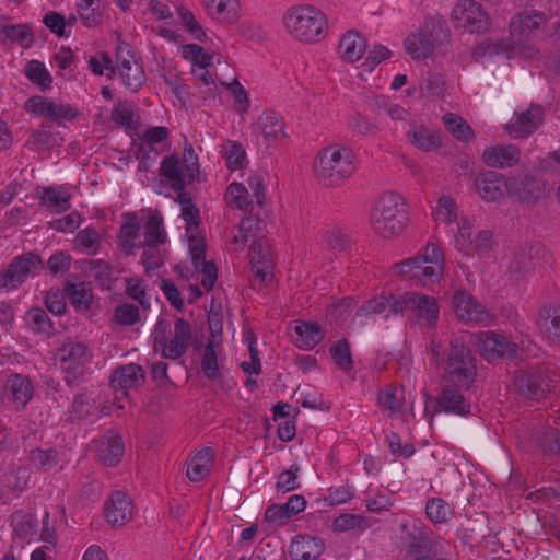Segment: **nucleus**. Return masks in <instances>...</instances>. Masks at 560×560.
Returning a JSON list of instances; mask_svg holds the SVG:
<instances>
[{
	"instance_id": "2f4dec72",
	"label": "nucleus",
	"mask_w": 560,
	"mask_h": 560,
	"mask_svg": "<svg viewBox=\"0 0 560 560\" xmlns=\"http://www.w3.org/2000/svg\"><path fill=\"white\" fill-rule=\"evenodd\" d=\"M294 331L296 334L295 345L303 350H312L325 338L322 326L313 322H298Z\"/></svg>"
},
{
	"instance_id": "5701e85b",
	"label": "nucleus",
	"mask_w": 560,
	"mask_h": 560,
	"mask_svg": "<svg viewBox=\"0 0 560 560\" xmlns=\"http://www.w3.org/2000/svg\"><path fill=\"white\" fill-rule=\"evenodd\" d=\"M104 512L112 526H124L132 518V501L126 492L114 491L104 504Z\"/></svg>"
},
{
	"instance_id": "393cba45",
	"label": "nucleus",
	"mask_w": 560,
	"mask_h": 560,
	"mask_svg": "<svg viewBox=\"0 0 560 560\" xmlns=\"http://www.w3.org/2000/svg\"><path fill=\"white\" fill-rule=\"evenodd\" d=\"M249 249L252 271L260 284H267L273 277V260L270 250L257 240H253Z\"/></svg>"
},
{
	"instance_id": "c03bdc74",
	"label": "nucleus",
	"mask_w": 560,
	"mask_h": 560,
	"mask_svg": "<svg viewBox=\"0 0 560 560\" xmlns=\"http://www.w3.org/2000/svg\"><path fill=\"white\" fill-rule=\"evenodd\" d=\"M225 200L232 208L240 209L244 213H253L254 207L248 199L247 188L241 183H232L228 186Z\"/></svg>"
},
{
	"instance_id": "774afa93",
	"label": "nucleus",
	"mask_w": 560,
	"mask_h": 560,
	"mask_svg": "<svg viewBox=\"0 0 560 560\" xmlns=\"http://www.w3.org/2000/svg\"><path fill=\"white\" fill-rule=\"evenodd\" d=\"M77 243L80 247L88 252V254H95L100 247V234L93 226L85 228L77 234Z\"/></svg>"
},
{
	"instance_id": "ddd939ff",
	"label": "nucleus",
	"mask_w": 560,
	"mask_h": 560,
	"mask_svg": "<svg viewBox=\"0 0 560 560\" xmlns=\"http://www.w3.org/2000/svg\"><path fill=\"white\" fill-rule=\"evenodd\" d=\"M184 161L186 174L183 172L179 160L174 155L164 158L161 163V175L172 182L171 187L173 190L185 189L187 182H192L199 174V163L194 155L191 145L185 149Z\"/></svg>"
},
{
	"instance_id": "6ab92c4d",
	"label": "nucleus",
	"mask_w": 560,
	"mask_h": 560,
	"mask_svg": "<svg viewBox=\"0 0 560 560\" xmlns=\"http://www.w3.org/2000/svg\"><path fill=\"white\" fill-rule=\"evenodd\" d=\"M452 306L457 319L463 323H482L490 318L485 306L465 290L455 291Z\"/></svg>"
},
{
	"instance_id": "f03ea898",
	"label": "nucleus",
	"mask_w": 560,
	"mask_h": 560,
	"mask_svg": "<svg viewBox=\"0 0 560 560\" xmlns=\"http://www.w3.org/2000/svg\"><path fill=\"white\" fill-rule=\"evenodd\" d=\"M288 33L305 44L318 43L328 32V20L323 11L311 4L293 5L283 14Z\"/></svg>"
},
{
	"instance_id": "aec40b11",
	"label": "nucleus",
	"mask_w": 560,
	"mask_h": 560,
	"mask_svg": "<svg viewBox=\"0 0 560 560\" xmlns=\"http://www.w3.org/2000/svg\"><path fill=\"white\" fill-rule=\"evenodd\" d=\"M475 187L479 196L487 202H494L509 195V180L498 172L487 171L475 178Z\"/></svg>"
},
{
	"instance_id": "13d9d810",
	"label": "nucleus",
	"mask_w": 560,
	"mask_h": 560,
	"mask_svg": "<svg viewBox=\"0 0 560 560\" xmlns=\"http://www.w3.org/2000/svg\"><path fill=\"white\" fill-rule=\"evenodd\" d=\"M300 466L294 463L288 470L280 472L277 477L276 489L278 492L287 493L301 487L299 480Z\"/></svg>"
},
{
	"instance_id": "473e14b6",
	"label": "nucleus",
	"mask_w": 560,
	"mask_h": 560,
	"mask_svg": "<svg viewBox=\"0 0 560 560\" xmlns=\"http://www.w3.org/2000/svg\"><path fill=\"white\" fill-rule=\"evenodd\" d=\"M202 4L208 13L218 21L234 24L241 18L237 0H202Z\"/></svg>"
},
{
	"instance_id": "c85d7f7f",
	"label": "nucleus",
	"mask_w": 560,
	"mask_h": 560,
	"mask_svg": "<svg viewBox=\"0 0 560 560\" xmlns=\"http://www.w3.org/2000/svg\"><path fill=\"white\" fill-rule=\"evenodd\" d=\"M521 150L514 144H498L486 148L482 153L483 162L494 168L511 167L520 161Z\"/></svg>"
},
{
	"instance_id": "864d4df0",
	"label": "nucleus",
	"mask_w": 560,
	"mask_h": 560,
	"mask_svg": "<svg viewBox=\"0 0 560 560\" xmlns=\"http://www.w3.org/2000/svg\"><path fill=\"white\" fill-rule=\"evenodd\" d=\"M370 106L377 116L387 115L393 120H402L407 115V110L404 107L390 103L385 96H376Z\"/></svg>"
},
{
	"instance_id": "a19ab883",
	"label": "nucleus",
	"mask_w": 560,
	"mask_h": 560,
	"mask_svg": "<svg viewBox=\"0 0 560 560\" xmlns=\"http://www.w3.org/2000/svg\"><path fill=\"white\" fill-rule=\"evenodd\" d=\"M40 205L55 213H62L70 209V195L67 190L58 187H48L40 197Z\"/></svg>"
},
{
	"instance_id": "6e6552de",
	"label": "nucleus",
	"mask_w": 560,
	"mask_h": 560,
	"mask_svg": "<svg viewBox=\"0 0 560 560\" xmlns=\"http://www.w3.org/2000/svg\"><path fill=\"white\" fill-rule=\"evenodd\" d=\"M170 329L171 325L168 322L159 319L153 331L154 340L162 348V358L177 360L188 350L192 338V330L189 322L182 317L175 319L171 338L167 337Z\"/></svg>"
},
{
	"instance_id": "c756f323",
	"label": "nucleus",
	"mask_w": 560,
	"mask_h": 560,
	"mask_svg": "<svg viewBox=\"0 0 560 560\" xmlns=\"http://www.w3.org/2000/svg\"><path fill=\"white\" fill-rule=\"evenodd\" d=\"M124 222L119 229V244L126 255L135 253L136 248L141 247V242L137 243L141 231V220L136 212L122 214Z\"/></svg>"
},
{
	"instance_id": "de8ad7c7",
	"label": "nucleus",
	"mask_w": 560,
	"mask_h": 560,
	"mask_svg": "<svg viewBox=\"0 0 560 560\" xmlns=\"http://www.w3.org/2000/svg\"><path fill=\"white\" fill-rule=\"evenodd\" d=\"M493 246V234L490 230L479 231L474 238L466 244H462V248L469 256H485Z\"/></svg>"
},
{
	"instance_id": "4be33fe9",
	"label": "nucleus",
	"mask_w": 560,
	"mask_h": 560,
	"mask_svg": "<svg viewBox=\"0 0 560 560\" xmlns=\"http://www.w3.org/2000/svg\"><path fill=\"white\" fill-rule=\"evenodd\" d=\"M268 147L276 145L287 138L283 116L275 110H265L254 125Z\"/></svg>"
},
{
	"instance_id": "0eeeda50",
	"label": "nucleus",
	"mask_w": 560,
	"mask_h": 560,
	"mask_svg": "<svg viewBox=\"0 0 560 560\" xmlns=\"http://www.w3.org/2000/svg\"><path fill=\"white\" fill-rule=\"evenodd\" d=\"M448 37L450 28L446 21L440 16L430 18L418 32L407 36L405 46L412 59H424Z\"/></svg>"
},
{
	"instance_id": "f257e3e1",
	"label": "nucleus",
	"mask_w": 560,
	"mask_h": 560,
	"mask_svg": "<svg viewBox=\"0 0 560 560\" xmlns=\"http://www.w3.org/2000/svg\"><path fill=\"white\" fill-rule=\"evenodd\" d=\"M408 222L406 200L397 192H384L371 210V226L383 238L399 236L406 230Z\"/></svg>"
},
{
	"instance_id": "69168bd1",
	"label": "nucleus",
	"mask_w": 560,
	"mask_h": 560,
	"mask_svg": "<svg viewBox=\"0 0 560 560\" xmlns=\"http://www.w3.org/2000/svg\"><path fill=\"white\" fill-rule=\"evenodd\" d=\"M126 294L132 300H136L143 310H149L151 307L150 299L147 294L142 280L137 278L127 279Z\"/></svg>"
},
{
	"instance_id": "f8f14e48",
	"label": "nucleus",
	"mask_w": 560,
	"mask_h": 560,
	"mask_svg": "<svg viewBox=\"0 0 560 560\" xmlns=\"http://www.w3.org/2000/svg\"><path fill=\"white\" fill-rule=\"evenodd\" d=\"M469 388L459 387L452 383H445L438 397L431 405H425L424 411L436 415L440 412L453 413L456 416H468L471 413L470 398L465 396L466 390Z\"/></svg>"
},
{
	"instance_id": "2eb2a0df",
	"label": "nucleus",
	"mask_w": 560,
	"mask_h": 560,
	"mask_svg": "<svg viewBox=\"0 0 560 560\" xmlns=\"http://www.w3.org/2000/svg\"><path fill=\"white\" fill-rule=\"evenodd\" d=\"M547 18L542 12H522L514 15L510 22V37L513 45L526 46L546 24Z\"/></svg>"
},
{
	"instance_id": "7ed1b4c3",
	"label": "nucleus",
	"mask_w": 560,
	"mask_h": 560,
	"mask_svg": "<svg viewBox=\"0 0 560 560\" xmlns=\"http://www.w3.org/2000/svg\"><path fill=\"white\" fill-rule=\"evenodd\" d=\"M354 153L338 144L323 149L315 159L316 179L325 186H338L354 172Z\"/></svg>"
},
{
	"instance_id": "680f3d73",
	"label": "nucleus",
	"mask_w": 560,
	"mask_h": 560,
	"mask_svg": "<svg viewBox=\"0 0 560 560\" xmlns=\"http://www.w3.org/2000/svg\"><path fill=\"white\" fill-rule=\"evenodd\" d=\"M89 68L97 75L106 74L108 78H113L116 74V68L113 66V60L106 51H100L91 57Z\"/></svg>"
},
{
	"instance_id": "bf43d9fd",
	"label": "nucleus",
	"mask_w": 560,
	"mask_h": 560,
	"mask_svg": "<svg viewBox=\"0 0 560 560\" xmlns=\"http://www.w3.org/2000/svg\"><path fill=\"white\" fill-rule=\"evenodd\" d=\"M25 74L32 83H35L43 89H48L51 85L52 78L45 68L44 63L38 60L27 62L25 67Z\"/></svg>"
},
{
	"instance_id": "37998d69",
	"label": "nucleus",
	"mask_w": 560,
	"mask_h": 560,
	"mask_svg": "<svg viewBox=\"0 0 560 560\" xmlns=\"http://www.w3.org/2000/svg\"><path fill=\"white\" fill-rule=\"evenodd\" d=\"M97 410L95 398L92 393L83 392L73 397V401L69 409L72 420H83L93 416Z\"/></svg>"
},
{
	"instance_id": "a878e982",
	"label": "nucleus",
	"mask_w": 560,
	"mask_h": 560,
	"mask_svg": "<svg viewBox=\"0 0 560 560\" xmlns=\"http://www.w3.org/2000/svg\"><path fill=\"white\" fill-rule=\"evenodd\" d=\"M325 550V542L320 537L298 535L290 545L289 555L292 560H317Z\"/></svg>"
},
{
	"instance_id": "9b49d317",
	"label": "nucleus",
	"mask_w": 560,
	"mask_h": 560,
	"mask_svg": "<svg viewBox=\"0 0 560 560\" xmlns=\"http://www.w3.org/2000/svg\"><path fill=\"white\" fill-rule=\"evenodd\" d=\"M59 362L69 387L78 386L84 378L89 362L88 347L82 342H68L58 350Z\"/></svg>"
},
{
	"instance_id": "dca6fc26",
	"label": "nucleus",
	"mask_w": 560,
	"mask_h": 560,
	"mask_svg": "<svg viewBox=\"0 0 560 560\" xmlns=\"http://www.w3.org/2000/svg\"><path fill=\"white\" fill-rule=\"evenodd\" d=\"M28 113L44 117L61 125L63 121L75 119L80 112L69 104H58L44 96L36 95L30 97L25 103Z\"/></svg>"
},
{
	"instance_id": "412c9836",
	"label": "nucleus",
	"mask_w": 560,
	"mask_h": 560,
	"mask_svg": "<svg viewBox=\"0 0 560 560\" xmlns=\"http://www.w3.org/2000/svg\"><path fill=\"white\" fill-rule=\"evenodd\" d=\"M542 122L544 108L538 104H532L528 109L515 113L505 129L513 138H526L534 133Z\"/></svg>"
},
{
	"instance_id": "e2e57ef3",
	"label": "nucleus",
	"mask_w": 560,
	"mask_h": 560,
	"mask_svg": "<svg viewBox=\"0 0 560 560\" xmlns=\"http://www.w3.org/2000/svg\"><path fill=\"white\" fill-rule=\"evenodd\" d=\"M117 324L121 326H133L140 320L139 307L131 303H120L114 310Z\"/></svg>"
},
{
	"instance_id": "4468645a",
	"label": "nucleus",
	"mask_w": 560,
	"mask_h": 560,
	"mask_svg": "<svg viewBox=\"0 0 560 560\" xmlns=\"http://www.w3.org/2000/svg\"><path fill=\"white\" fill-rule=\"evenodd\" d=\"M452 20L456 27L470 33L486 32L490 24L488 13L475 0H459L452 10Z\"/></svg>"
},
{
	"instance_id": "4d7b16f0",
	"label": "nucleus",
	"mask_w": 560,
	"mask_h": 560,
	"mask_svg": "<svg viewBox=\"0 0 560 560\" xmlns=\"http://www.w3.org/2000/svg\"><path fill=\"white\" fill-rule=\"evenodd\" d=\"M537 446L546 455H555L560 452V431L553 428L537 433Z\"/></svg>"
},
{
	"instance_id": "e433bc0d",
	"label": "nucleus",
	"mask_w": 560,
	"mask_h": 560,
	"mask_svg": "<svg viewBox=\"0 0 560 560\" xmlns=\"http://www.w3.org/2000/svg\"><path fill=\"white\" fill-rule=\"evenodd\" d=\"M365 48V39L358 32L349 31L340 39L338 52L343 60L354 62L362 57Z\"/></svg>"
},
{
	"instance_id": "9d476101",
	"label": "nucleus",
	"mask_w": 560,
	"mask_h": 560,
	"mask_svg": "<svg viewBox=\"0 0 560 560\" xmlns=\"http://www.w3.org/2000/svg\"><path fill=\"white\" fill-rule=\"evenodd\" d=\"M43 269V259L33 252L14 257L7 269L0 273V291L18 289L30 275H37Z\"/></svg>"
},
{
	"instance_id": "3c124183",
	"label": "nucleus",
	"mask_w": 560,
	"mask_h": 560,
	"mask_svg": "<svg viewBox=\"0 0 560 560\" xmlns=\"http://www.w3.org/2000/svg\"><path fill=\"white\" fill-rule=\"evenodd\" d=\"M27 460L39 471H48L58 463V452L55 448L36 447L28 452Z\"/></svg>"
},
{
	"instance_id": "423d86ee",
	"label": "nucleus",
	"mask_w": 560,
	"mask_h": 560,
	"mask_svg": "<svg viewBox=\"0 0 560 560\" xmlns=\"http://www.w3.org/2000/svg\"><path fill=\"white\" fill-rule=\"evenodd\" d=\"M398 272L418 280L422 284L439 282L444 268V254L434 244H428L421 256L406 259L396 265Z\"/></svg>"
},
{
	"instance_id": "f704fd0d",
	"label": "nucleus",
	"mask_w": 560,
	"mask_h": 560,
	"mask_svg": "<svg viewBox=\"0 0 560 560\" xmlns=\"http://www.w3.org/2000/svg\"><path fill=\"white\" fill-rule=\"evenodd\" d=\"M407 138L417 149L424 152L433 151L442 145L440 133L429 130L423 125L413 124L407 131Z\"/></svg>"
},
{
	"instance_id": "39448f33",
	"label": "nucleus",
	"mask_w": 560,
	"mask_h": 560,
	"mask_svg": "<svg viewBox=\"0 0 560 560\" xmlns=\"http://www.w3.org/2000/svg\"><path fill=\"white\" fill-rule=\"evenodd\" d=\"M399 530L401 545L410 560H432L439 556V541L422 521H406L399 525Z\"/></svg>"
},
{
	"instance_id": "c9c22d12",
	"label": "nucleus",
	"mask_w": 560,
	"mask_h": 560,
	"mask_svg": "<svg viewBox=\"0 0 560 560\" xmlns=\"http://www.w3.org/2000/svg\"><path fill=\"white\" fill-rule=\"evenodd\" d=\"M214 460L213 450L205 447L200 450L187 464V477L192 482L202 480L210 472Z\"/></svg>"
},
{
	"instance_id": "603ef678",
	"label": "nucleus",
	"mask_w": 560,
	"mask_h": 560,
	"mask_svg": "<svg viewBox=\"0 0 560 560\" xmlns=\"http://www.w3.org/2000/svg\"><path fill=\"white\" fill-rule=\"evenodd\" d=\"M425 514L433 524H442L451 518L453 511L445 500L432 498L427 502Z\"/></svg>"
},
{
	"instance_id": "ea45409f",
	"label": "nucleus",
	"mask_w": 560,
	"mask_h": 560,
	"mask_svg": "<svg viewBox=\"0 0 560 560\" xmlns=\"http://www.w3.org/2000/svg\"><path fill=\"white\" fill-rule=\"evenodd\" d=\"M27 327L36 335L47 338L55 335L56 329L52 320L45 310L40 307H32L25 314Z\"/></svg>"
},
{
	"instance_id": "72a5a7b5",
	"label": "nucleus",
	"mask_w": 560,
	"mask_h": 560,
	"mask_svg": "<svg viewBox=\"0 0 560 560\" xmlns=\"http://www.w3.org/2000/svg\"><path fill=\"white\" fill-rule=\"evenodd\" d=\"M124 453L125 444L122 438L118 434L104 436L97 450L100 460L106 466L117 465Z\"/></svg>"
},
{
	"instance_id": "052dcab7",
	"label": "nucleus",
	"mask_w": 560,
	"mask_h": 560,
	"mask_svg": "<svg viewBox=\"0 0 560 560\" xmlns=\"http://www.w3.org/2000/svg\"><path fill=\"white\" fill-rule=\"evenodd\" d=\"M368 518L357 514H341L334 521V528L338 532H348L350 529L365 530L370 527Z\"/></svg>"
},
{
	"instance_id": "338daca9",
	"label": "nucleus",
	"mask_w": 560,
	"mask_h": 560,
	"mask_svg": "<svg viewBox=\"0 0 560 560\" xmlns=\"http://www.w3.org/2000/svg\"><path fill=\"white\" fill-rule=\"evenodd\" d=\"M161 245H142L143 248L141 261L147 272L159 269L163 262V255L160 250Z\"/></svg>"
},
{
	"instance_id": "4c0bfd02",
	"label": "nucleus",
	"mask_w": 560,
	"mask_h": 560,
	"mask_svg": "<svg viewBox=\"0 0 560 560\" xmlns=\"http://www.w3.org/2000/svg\"><path fill=\"white\" fill-rule=\"evenodd\" d=\"M65 295L70 304L78 311H88L93 302V293L90 283L67 282L63 288Z\"/></svg>"
},
{
	"instance_id": "cd10ccee",
	"label": "nucleus",
	"mask_w": 560,
	"mask_h": 560,
	"mask_svg": "<svg viewBox=\"0 0 560 560\" xmlns=\"http://www.w3.org/2000/svg\"><path fill=\"white\" fill-rule=\"evenodd\" d=\"M409 312L418 320L424 319L427 326L436 324L440 308L435 298L410 292Z\"/></svg>"
},
{
	"instance_id": "49530a36",
	"label": "nucleus",
	"mask_w": 560,
	"mask_h": 560,
	"mask_svg": "<svg viewBox=\"0 0 560 560\" xmlns=\"http://www.w3.org/2000/svg\"><path fill=\"white\" fill-rule=\"evenodd\" d=\"M77 8L79 16L86 27H95L102 23L103 11L98 0H78Z\"/></svg>"
},
{
	"instance_id": "a18cd8bd",
	"label": "nucleus",
	"mask_w": 560,
	"mask_h": 560,
	"mask_svg": "<svg viewBox=\"0 0 560 560\" xmlns=\"http://www.w3.org/2000/svg\"><path fill=\"white\" fill-rule=\"evenodd\" d=\"M166 242V232L161 214L149 215L144 223V242L142 245H164Z\"/></svg>"
},
{
	"instance_id": "5fc2aeb1",
	"label": "nucleus",
	"mask_w": 560,
	"mask_h": 560,
	"mask_svg": "<svg viewBox=\"0 0 560 560\" xmlns=\"http://www.w3.org/2000/svg\"><path fill=\"white\" fill-rule=\"evenodd\" d=\"M446 129L458 140L467 141L474 137L471 127L459 116L448 113L443 117Z\"/></svg>"
},
{
	"instance_id": "8fccbe9b",
	"label": "nucleus",
	"mask_w": 560,
	"mask_h": 560,
	"mask_svg": "<svg viewBox=\"0 0 560 560\" xmlns=\"http://www.w3.org/2000/svg\"><path fill=\"white\" fill-rule=\"evenodd\" d=\"M330 355L338 368L345 373L353 369L351 345L346 338L337 340L329 349Z\"/></svg>"
},
{
	"instance_id": "09e8293b",
	"label": "nucleus",
	"mask_w": 560,
	"mask_h": 560,
	"mask_svg": "<svg viewBox=\"0 0 560 560\" xmlns=\"http://www.w3.org/2000/svg\"><path fill=\"white\" fill-rule=\"evenodd\" d=\"M88 266L98 287L102 290H110L115 282L110 264L103 259H91L88 261Z\"/></svg>"
},
{
	"instance_id": "1a4fd4ad",
	"label": "nucleus",
	"mask_w": 560,
	"mask_h": 560,
	"mask_svg": "<svg viewBox=\"0 0 560 560\" xmlns=\"http://www.w3.org/2000/svg\"><path fill=\"white\" fill-rule=\"evenodd\" d=\"M551 260L552 256L542 243H527L514 253L509 265V272L515 280H518L530 271L549 265Z\"/></svg>"
},
{
	"instance_id": "7c9ffc66",
	"label": "nucleus",
	"mask_w": 560,
	"mask_h": 560,
	"mask_svg": "<svg viewBox=\"0 0 560 560\" xmlns=\"http://www.w3.org/2000/svg\"><path fill=\"white\" fill-rule=\"evenodd\" d=\"M5 388L10 393V398L15 405L16 410L24 409L34 393L30 377L18 373L11 374L8 377Z\"/></svg>"
},
{
	"instance_id": "b1692460",
	"label": "nucleus",
	"mask_w": 560,
	"mask_h": 560,
	"mask_svg": "<svg viewBox=\"0 0 560 560\" xmlns=\"http://www.w3.org/2000/svg\"><path fill=\"white\" fill-rule=\"evenodd\" d=\"M145 381V373L141 365L128 363L117 366L110 375V386L115 392H120L121 396L128 395V389L138 388Z\"/></svg>"
},
{
	"instance_id": "20e7f679",
	"label": "nucleus",
	"mask_w": 560,
	"mask_h": 560,
	"mask_svg": "<svg viewBox=\"0 0 560 560\" xmlns=\"http://www.w3.org/2000/svg\"><path fill=\"white\" fill-rule=\"evenodd\" d=\"M476 377L477 362L470 348L460 338H452L444 365V382L470 388Z\"/></svg>"
},
{
	"instance_id": "58836bf2",
	"label": "nucleus",
	"mask_w": 560,
	"mask_h": 560,
	"mask_svg": "<svg viewBox=\"0 0 560 560\" xmlns=\"http://www.w3.org/2000/svg\"><path fill=\"white\" fill-rule=\"evenodd\" d=\"M1 44H18L22 48H30L34 42V34L31 27L25 24H11L0 26Z\"/></svg>"
},
{
	"instance_id": "bb28decb",
	"label": "nucleus",
	"mask_w": 560,
	"mask_h": 560,
	"mask_svg": "<svg viewBox=\"0 0 560 560\" xmlns=\"http://www.w3.org/2000/svg\"><path fill=\"white\" fill-rule=\"evenodd\" d=\"M536 324L549 342L560 346V305L541 306L537 313Z\"/></svg>"
},
{
	"instance_id": "6e6d98bb",
	"label": "nucleus",
	"mask_w": 560,
	"mask_h": 560,
	"mask_svg": "<svg viewBox=\"0 0 560 560\" xmlns=\"http://www.w3.org/2000/svg\"><path fill=\"white\" fill-rule=\"evenodd\" d=\"M201 370L203 374L211 381H219L221 378L218 355L212 341H209L203 350Z\"/></svg>"
},
{
	"instance_id": "a211bd4d",
	"label": "nucleus",
	"mask_w": 560,
	"mask_h": 560,
	"mask_svg": "<svg viewBox=\"0 0 560 560\" xmlns=\"http://www.w3.org/2000/svg\"><path fill=\"white\" fill-rule=\"evenodd\" d=\"M116 70L126 88L138 92L145 82V74L142 66L135 60L133 51L118 46L116 54Z\"/></svg>"
},
{
	"instance_id": "f3484780",
	"label": "nucleus",
	"mask_w": 560,
	"mask_h": 560,
	"mask_svg": "<svg viewBox=\"0 0 560 560\" xmlns=\"http://www.w3.org/2000/svg\"><path fill=\"white\" fill-rule=\"evenodd\" d=\"M478 350L488 362L501 358L512 359L517 353V345L506 339L505 336L494 331H480L477 335Z\"/></svg>"
},
{
	"instance_id": "79ce46f5",
	"label": "nucleus",
	"mask_w": 560,
	"mask_h": 560,
	"mask_svg": "<svg viewBox=\"0 0 560 560\" xmlns=\"http://www.w3.org/2000/svg\"><path fill=\"white\" fill-rule=\"evenodd\" d=\"M514 384L525 397L538 400L545 395L540 377L529 372H520L515 375Z\"/></svg>"
},
{
	"instance_id": "0e129e2a",
	"label": "nucleus",
	"mask_w": 560,
	"mask_h": 560,
	"mask_svg": "<svg viewBox=\"0 0 560 560\" xmlns=\"http://www.w3.org/2000/svg\"><path fill=\"white\" fill-rule=\"evenodd\" d=\"M226 166L230 170H241L246 163V152L237 141H229L225 147Z\"/></svg>"
}]
</instances>
